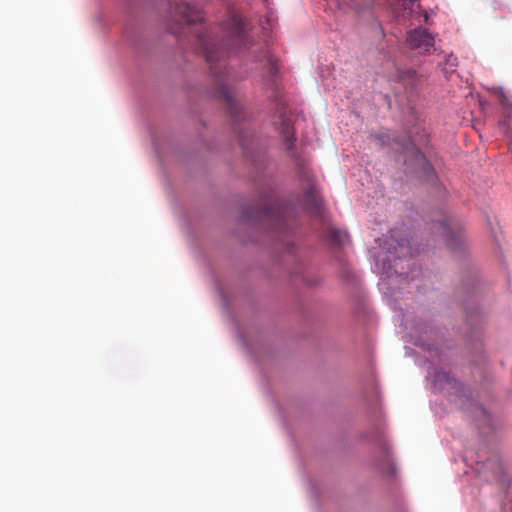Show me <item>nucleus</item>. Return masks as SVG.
I'll return each mask as SVG.
<instances>
[{"label": "nucleus", "instance_id": "nucleus-1", "mask_svg": "<svg viewBox=\"0 0 512 512\" xmlns=\"http://www.w3.org/2000/svg\"><path fill=\"white\" fill-rule=\"evenodd\" d=\"M221 44L206 29L196 32V37L204 57L213 75L218 78L216 64L222 62L231 54L242 53L251 45V39L247 31L245 22L239 16L230 17L221 27Z\"/></svg>", "mask_w": 512, "mask_h": 512}, {"label": "nucleus", "instance_id": "nucleus-10", "mask_svg": "<svg viewBox=\"0 0 512 512\" xmlns=\"http://www.w3.org/2000/svg\"><path fill=\"white\" fill-rule=\"evenodd\" d=\"M408 149L411 150V152L414 154L416 160L425 166V169L431 168L430 165L425 161L424 155L418 149H416L413 144H410Z\"/></svg>", "mask_w": 512, "mask_h": 512}, {"label": "nucleus", "instance_id": "nucleus-12", "mask_svg": "<svg viewBox=\"0 0 512 512\" xmlns=\"http://www.w3.org/2000/svg\"><path fill=\"white\" fill-rule=\"evenodd\" d=\"M487 465L488 467L492 468V467H496L497 470L502 473V467L496 462V461H488L487 462Z\"/></svg>", "mask_w": 512, "mask_h": 512}, {"label": "nucleus", "instance_id": "nucleus-17", "mask_svg": "<svg viewBox=\"0 0 512 512\" xmlns=\"http://www.w3.org/2000/svg\"><path fill=\"white\" fill-rule=\"evenodd\" d=\"M410 3H411V9H413V7L415 5H417V7L420 8V5L417 3V0H410Z\"/></svg>", "mask_w": 512, "mask_h": 512}, {"label": "nucleus", "instance_id": "nucleus-5", "mask_svg": "<svg viewBox=\"0 0 512 512\" xmlns=\"http://www.w3.org/2000/svg\"><path fill=\"white\" fill-rule=\"evenodd\" d=\"M174 17L176 21L186 24H194L203 20L202 12L185 2L175 5Z\"/></svg>", "mask_w": 512, "mask_h": 512}, {"label": "nucleus", "instance_id": "nucleus-11", "mask_svg": "<svg viewBox=\"0 0 512 512\" xmlns=\"http://www.w3.org/2000/svg\"><path fill=\"white\" fill-rule=\"evenodd\" d=\"M307 197H308L309 199H311V201H312V203H313L314 207H315L316 209H318V207H319L318 199H317V197L315 196V194H314V189H313L312 187L307 191Z\"/></svg>", "mask_w": 512, "mask_h": 512}, {"label": "nucleus", "instance_id": "nucleus-9", "mask_svg": "<svg viewBox=\"0 0 512 512\" xmlns=\"http://www.w3.org/2000/svg\"><path fill=\"white\" fill-rule=\"evenodd\" d=\"M281 118V134L285 138V141L287 143V148L291 149L293 146L294 141V130L291 125V121L289 118L284 117L283 115L280 116Z\"/></svg>", "mask_w": 512, "mask_h": 512}, {"label": "nucleus", "instance_id": "nucleus-13", "mask_svg": "<svg viewBox=\"0 0 512 512\" xmlns=\"http://www.w3.org/2000/svg\"><path fill=\"white\" fill-rule=\"evenodd\" d=\"M328 4L329 6L332 8L333 6L337 7L338 9H342L341 8V3H340V0H328Z\"/></svg>", "mask_w": 512, "mask_h": 512}, {"label": "nucleus", "instance_id": "nucleus-4", "mask_svg": "<svg viewBox=\"0 0 512 512\" xmlns=\"http://www.w3.org/2000/svg\"><path fill=\"white\" fill-rule=\"evenodd\" d=\"M259 217L271 220L275 231L287 229L286 215L279 205L273 201L266 203L265 207L260 211Z\"/></svg>", "mask_w": 512, "mask_h": 512}, {"label": "nucleus", "instance_id": "nucleus-16", "mask_svg": "<svg viewBox=\"0 0 512 512\" xmlns=\"http://www.w3.org/2000/svg\"><path fill=\"white\" fill-rule=\"evenodd\" d=\"M422 13H423V16H424V22H425V23H428L429 15H428L427 11L423 10V12H422Z\"/></svg>", "mask_w": 512, "mask_h": 512}, {"label": "nucleus", "instance_id": "nucleus-2", "mask_svg": "<svg viewBox=\"0 0 512 512\" xmlns=\"http://www.w3.org/2000/svg\"><path fill=\"white\" fill-rule=\"evenodd\" d=\"M433 229L442 236L445 243L453 250H456L463 243L461 230H455L451 219L446 216H441L435 221Z\"/></svg>", "mask_w": 512, "mask_h": 512}, {"label": "nucleus", "instance_id": "nucleus-15", "mask_svg": "<svg viewBox=\"0 0 512 512\" xmlns=\"http://www.w3.org/2000/svg\"><path fill=\"white\" fill-rule=\"evenodd\" d=\"M264 57L267 59V61L269 62V64L273 68L274 67V60H273L272 56L268 52H265V56Z\"/></svg>", "mask_w": 512, "mask_h": 512}, {"label": "nucleus", "instance_id": "nucleus-7", "mask_svg": "<svg viewBox=\"0 0 512 512\" xmlns=\"http://www.w3.org/2000/svg\"><path fill=\"white\" fill-rule=\"evenodd\" d=\"M392 239L396 242V245H392L393 253L398 258L412 257L414 255V251L410 244V240L407 238L398 239V232L396 230L392 231L391 235Z\"/></svg>", "mask_w": 512, "mask_h": 512}, {"label": "nucleus", "instance_id": "nucleus-18", "mask_svg": "<svg viewBox=\"0 0 512 512\" xmlns=\"http://www.w3.org/2000/svg\"><path fill=\"white\" fill-rule=\"evenodd\" d=\"M476 411H477L478 413H480V414H483V415L485 414V411H484L482 408H480V407H477V408H476Z\"/></svg>", "mask_w": 512, "mask_h": 512}, {"label": "nucleus", "instance_id": "nucleus-14", "mask_svg": "<svg viewBox=\"0 0 512 512\" xmlns=\"http://www.w3.org/2000/svg\"><path fill=\"white\" fill-rule=\"evenodd\" d=\"M456 61L457 59L455 57H453L452 55L448 57L447 59V63L451 66V67H455L457 64H456Z\"/></svg>", "mask_w": 512, "mask_h": 512}, {"label": "nucleus", "instance_id": "nucleus-8", "mask_svg": "<svg viewBox=\"0 0 512 512\" xmlns=\"http://www.w3.org/2000/svg\"><path fill=\"white\" fill-rule=\"evenodd\" d=\"M327 238L329 243L336 247H341L348 241L347 233L336 228L328 229Z\"/></svg>", "mask_w": 512, "mask_h": 512}, {"label": "nucleus", "instance_id": "nucleus-3", "mask_svg": "<svg viewBox=\"0 0 512 512\" xmlns=\"http://www.w3.org/2000/svg\"><path fill=\"white\" fill-rule=\"evenodd\" d=\"M407 42L410 48L421 54H431L434 51V36L424 28H416L408 32Z\"/></svg>", "mask_w": 512, "mask_h": 512}, {"label": "nucleus", "instance_id": "nucleus-6", "mask_svg": "<svg viewBox=\"0 0 512 512\" xmlns=\"http://www.w3.org/2000/svg\"><path fill=\"white\" fill-rule=\"evenodd\" d=\"M218 97L226 104L227 110L230 115L236 120H239L240 105L236 102L231 89L223 83H219L217 88Z\"/></svg>", "mask_w": 512, "mask_h": 512}]
</instances>
